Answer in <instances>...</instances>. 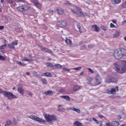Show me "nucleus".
I'll list each match as a JSON object with an SVG mask.
<instances>
[{"mask_svg": "<svg viewBox=\"0 0 126 126\" xmlns=\"http://www.w3.org/2000/svg\"><path fill=\"white\" fill-rule=\"evenodd\" d=\"M113 57L116 60H122L124 57H126V49L119 48L114 51Z\"/></svg>", "mask_w": 126, "mask_h": 126, "instance_id": "1", "label": "nucleus"}, {"mask_svg": "<svg viewBox=\"0 0 126 126\" xmlns=\"http://www.w3.org/2000/svg\"><path fill=\"white\" fill-rule=\"evenodd\" d=\"M2 94L6 97L9 100H12V99H17V96L12 94V93L10 92H7L6 91H2V89H0V94Z\"/></svg>", "mask_w": 126, "mask_h": 126, "instance_id": "2", "label": "nucleus"}, {"mask_svg": "<svg viewBox=\"0 0 126 126\" xmlns=\"http://www.w3.org/2000/svg\"><path fill=\"white\" fill-rule=\"evenodd\" d=\"M29 118L30 119H32V120H33V121H35V122H37L38 123H39L40 124H45L46 123V120H43L41 118H40L37 116H35L34 115H31L29 116Z\"/></svg>", "mask_w": 126, "mask_h": 126, "instance_id": "3", "label": "nucleus"}, {"mask_svg": "<svg viewBox=\"0 0 126 126\" xmlns=\"http://www.w3.org/2000/svg\"><path fill=\"white\" fill-rule=\"evenodd\" d=\"M44 117L48 123H50V122H52V121H57V117L54 115H48L46 114L44 115Z\"/></svg>", "mask_w": 126, "mask_h": 126, "instance_id": "4", "label": "nucleus"}, {"mask_svg": "<svg viewBox=\"0 0 126 126\" xmlns=\"http://www.w3.org/2000/svg\"><path fill=\"white\" fill-rule=\"evenodd\" d=\"M67 23H66V21L63 20H59L57 22V25L61 27V28H64L66 26Z\"/></svg>", "mask_w": 126, "mask_h": 126, "instance_id": "5", "label": "nucleus"}, {"mask_svg": "<svg viewBox=\"0 0 126 126\" xmlns=\"http://www.w3.org/2000/svg\"><path fill=\"white\" fill-rule=\"evenodd\" d=\"M117 83L118 82V79L117 78H114L112 76H109L108 78L105 80L106 83Z\"/></svg>", "mask_w": 126, "mask_h": 126, "instance_id": "6", "label": "nucleus"}, {"mask_svg": "<svg viewBox=\"0 0 126 126\" xmlns=\"http://www.w3.org/2000/svg\"><path fill=\"white\" fill-rule=\"evenodd\" d=\"M29 8H30V6L28 5H23L17 7V9L18 11H25V10H27L29 9Z\"/></svg>", "mask_w": 126, "mask_h": 126, "instance_id": "7", "label": "nucleus"}, {"mask_svg": "<svg viewBox=\"0 0 126 126\" xmlns=\"http://www.w3.org/2000/svg\"><path fill=\"white\" fill-rule=\"evenodd\" d=\"M118 91H119V87L116 86L115 88H113L111 90L107 91V93L108 94H116Z\"/></svg>", "mask_w": 126, "mask_h": 126, "instance_id": "8", "label": "nucleus"}, {"mask_svg": "<svg viewBox=\"0 0 126 126\" xmlns=\"http://www.w3.org/2000/svg\"><path fill=\"white\" fill-rule=\"evenodd\" d=\"M76 9L77 10V12H79V16L80 17H84L85 16V15H84V13H83V12L82 11V9H81V8L76 7Z\"/></svg>", "mask_w": 126, "mask_h": 126, "instance_id": "9", "label": "nucleus"}, {"mask_svg": "<svg viewBox=\"0 0 126 126\" xmlns=\"http://www.w3.org/2000/svg\"><path fill=\"white\" fill-rule=\"evenodd\" d=\"M102 83V81H101V78L100 76H97L95 77V83H94V85L96 86V85H100Z\"/></svg>", "mask_w": 126, "mask_h": 126, "instance_id": "10", "label": "nucleus"}, {"mask_svg": "<svg viewBox=\"0 0 126 126\" xmlns=\"http://www.w3.org/2000/svg\"><path fill=\"white\" fill-rule=\"evenodd\" d=\"M114 67L117 72H118V73H120L121 71V64H120V63H114Z\"/></svg>", "mask_w": 126, "mask_h": 126, "instance_id": "11", "label": "nucleus"}, {"mask_svg": "<svg viewBox=\"0 0 126 126\" xmlns=\"http://www.w3.org/2000/svg\"><path fill=\"white\" fill-rule=\"evenodd\" d=\"M32 1L33 3H34L35 6L36 7H37L38 8H41V7H42V5H41V4L39 3L38 0H32Z\"/></svg>", "mask_w": 126, "mask_h": 126, "instance_id": "12", "label": "nucleus"}, {"mask_svg": "<svg viewBox=\"0 0 126 126\" xmlns=\"http://www.w3.org/2000/svg\"><path fill=\"white\" fill-rule=\"evenodd\" d=\"M18 45V42H13L11 44H8V46L9 49H15V47L14 46H17Z\"/></svg>", "mask_w": 126, "mask_h": 126, "instance_id": "13", "label": "nucleus"}, {"mask_svg": "<svg viewBox=\"0 0 126 126\" xmlns=\"http://www.w3.org/2000/svg\"><path fill=\"white\" fill-rule=\"evenodd\" d=\"M92 27L95 32H99L100 31V28L97 27V25H94Z\"/></svg>", "mask_w": 126, "mask_h": 126, "instance_id": "14", "label": "nucleus"}, {"mask_svg": "<svg viewBox=\"0 0 126 126\" xmlns=\"http://www.w3.org/2000/svg\"><path fill=\"white\" fill-rule=\"evenodd\" d=\"M56 11L58 14H63L64 13V10L61 8H58L56 9Z\"/></svg>", "mask_w": 126, "mask_h": 126, "instance_id": "15", "label": "nucleus"}, {"mask_svg": "<svg viewBox=\"0 0 126 126\" xmlns=\"http://www.w3.org/2000/svg\"><path fill=\"white\" fill-rule=\"evenodd\" d=\"M41 76H46L47 77H52V73L46 72L42 74Z\"/></svg>", "mask_w": 126, "mask_h": 126, "instance_id": "16", "label": "nucleus"}, {"mask_svg": "<svg viewBox=\"0 0 126 126\" xmlns=\"http://www.w3.org/2000/svg\"><path fill=\"white\" fill-rule=\"evenodd\" d=\"M70 110L71 111H73L74 112H76V113H78V114H80V109H77L74 107H71L70 108Z\"/></svg>", "mask_w": 126, "mask_h": 126, "instance_id": "17", "label": "nucleus"}, {"mask_svg": "<svg viewBox=\"0 0 126 126\" xmlns=\"http://www.w3.org/2000/svg\"><path fill=\"white\" fill-rule=\"evenodd\" d=\"M121 2L122 0H111V2L113 4H119Z\"/></svg>", "mask_w": 126, "mask_h": 126, "instance_id": "18", "label": "nucleus"}, {"mask_svg": "<svg viewBox=\"0 0 126 126\" xmlns=\"http://www.w3.org/2000/svg\"><path fill=\"white\" fill-rule=\"evenodd\" d=\"M18 92L21 95H24V90L22 88L19 87L18 88Z\"/></svg>", "mask_w": 126, "mask_h": 126, "instance_id": "19", "label": "nucleus"}, {"mask_svg": "<svg viewBox=\"0 0 126 126\" xmlns=\"http://www.w3.org/2000/svg\"><path fill=\"white\" fill-rule=\"evenodd\" d=\"M65 43L66 44V45L67 46H71V45H72V41H71V40H70V39H68V38H66L65 39Z\"/></svg>", "mask_w": 126, "mask_h": 126, "instance_id": "20", "label": "nucleus"}, {"mask_svg": "<svg viewBox=\"0 0 126 126\" xmlns=\"http://www.w3.org/2000/svg\"><path fill=\"white\" fill-rule=\"evenodd\" d=\"M61 97L63 99H65L66 101H70V97L68 95H61Z\"/></svg>", "mask_w": 126, "mask_h": 126, "instance_id": "21", "label": "nucleus"}, {"mask_svg": "<svg viewBox=\"0 0 126 126\" xmlns=\"http://www.w3.org/2000/svg\"><path fill=\"white\" fill-rule=\"evenodd\" d=\"M22 62H28V63H32V62H33V60L27 58H24L22 60Z\"/></svg>", "mask_w": 126, "mask_h": 126, "instance_id": "22", "label": "nucleus"}, {"mask_svg": "<svg viewBox=\"0 0 126 126\" xmlns=\"http://www.w3.org/2000/svg\"><path fill=\"white\" fill-rule=\"evenodd\" d=\"M44 94L45 95H53L54 93H53L52 91L49 90V91L44 92Z\"/></svg>", "mask_w": 126, "mask_h": 126, "instance_id": "23", "label": "nucleus"}, {"mask_svg": "<svg viewBox=\"0 0 126 126\" xmlns=\"http://www.w3.org/2000/svg\"><path fill=\"white\" fill-rule=\"evenodd\" d=\"M43 52H45L46 53H48L49 54H53V51H52V50L46 47H45L44 50H43Z\"/></svg>", "mask_w": 126, "mask_h": 126, "instance_id": "24", "label": "nucleus"}, {"mask_svg": "<svg viewBox=\"0 0 126 126\" xmlns=\"http://www.w3.org/2000/svg\"><path fill=\"white\" fill-rule=\"evenodd\" d=\"M74 126H82V123L78 122V121H75L74 123Z\"/></svg>", "mask_w": 126, "mask_h": 126, "instance_id": "25", "label": "nucleus"}, {"mask_svg": "<svg viewBox=\"0 0 126 126\" xmlns=\"http://www.w3.org/2000/svg\"><path fill=\"white\" fill-rule=\"evenodd\" d=\"M120 36V31H116L115 32V34L113 35L114 38H117V37H119Z\"/></svg>", "mask_w": 126, "mask_h": 126, "instance_id": "26", "label": "nucleus"}, {"mask_svg": "<svg viewBox=\"0 0 126 126\" xmlns=\"http://www.w3.org/2000/svg\"><path fill=\"white\" fill-rule=\"evenodd\" d=\"M91 81H92V77L90 76L88 77L87 78V83L90 84Z\"/></svg>", "mask_w": 126, "mask_h": 126, "instance_id": "27", "label": "nucleus"}, {"mask_svg": "<svg viewBox=\"0 0 126 126\" xmlns=\"http://www.w3.org/2000/svg\"><path fill=\"white\" fill-rule=\"evenodd\" d=\"M112 124L113 125V126H120V122L117 121H113Z\"/></svg>", "mask_w": 126, "mask_h": 126, "instance_id": "28", "label": "nucleus"}, {"mask_svg": "<svg viewBox=\"0 0 126 126\" xmlns=\"http://www.w3.org/2000/svg\"><path fill=\"white\" fill-rule=\"evenodd\" d=\"M54 66H55V67H56V68L57 69H61V68H63V66L60 64H56L54 65Z\"/></svg>", "mask_w": 126, "mask_h": 126, "instance_id": "29", "label": "nucleus"}, {"mask_svg": "<svg viewBox=\"0 0 126 126\" xmlns=\"http://www.w3.org/2000/svg\"><path fill=\"white\" fill-rule=\"evenodd\" d=\"M16 63L17 64H19L21 66H26V64L22 63L20 61H17Z\"/></svg>", "mask_w": 126, "mask_h": 126, "instance_id": "30", "label": "nucleus"}, {"mask_svg": "<svg viewBox=\"0 0 126 126\" xmlns=\"http://www.w3.org/2000/svg\"><path fill=\"white\" fill-rule=\"evenodd\" d=\"M121 65H122L123 67H125L126 68V60H124L122 61Z\"/></svg>", "mask_w": 126, "mask_h": 126, "instance_id": "31", "label": "nucleus"}, {"mask_svg": "<svg viewBox=\"0 0 126 126\" xmlns=\"http://www.w3.org/2000/svg\"><path fill=\"white\" fill-rule=\"evenodd\" d=\"M7 46V45L6 44V43H4L2 45L0 46V50H4V49H5V48H6Z\"/></svg>", "mask_w": 126, "mask_h": 126, "instance_id": "32", "label": "nucleus"}, {"mask_svg": "<svg viewBox=\"0 0 126 126\" xmlns=\"http://www.w3.org/2000/svg\"><path fill=\"white\" fill-rule=\"evenodd\" d=\"M80 89V87L77 85H75L73 87V90H74V91H77V90H79Z\"/></svg>", "mask_w": 126, "mask_h": 126, "instance_id": "33", "label": "nucleus"}, {"mask_svg": "<svg viewBox=\"0 0 126 126\" xmlns=\"http://www.w3.org/2000/svg\"><path fill=\"white\" fill-rule=\"evenodd\" d=\"M32 74L33 76H35V77H37V78H39L40 77V75H38V73L36 71H33Z\"/></svg>", "mask_w": 126, "mask_h": 126, "instance_id": "34", "label": "nucleus"}, {"mask_svg": "<svg viewBox=\"0 0 126 126\" xmlns=\"http://www.w3.org/2000/svg\"><path fill=\"white\" fill-rule=\"evenodd\" d=\"M41 81H42L43 84L46 85V84H47V83H48V82L47 81V80L45 78H42L41 79Z\"/></svg>", "mask_w": 126, "mask_h": 126, "instance_id": "35", "label": "nucleus"}, {"mask_svg": "<svg viewBox=\"0 0 126 126\" xmlns=\"http://www.w3.org/2000/svg\"><path fill=\"white\" fill-rule=\"evenodd\" d=\"M46 65H47V66H51V67H54V64H53L52 63H46Z\"/></svg>", "mask_w": 126, "mask_h": 126, "instance_id": "36", "label": "nucleus"}, {"mask_svg": "<svg viewBox=\"0 0 126 126\" xmlns=\"http://www.w3.org/2000/svg\"><path fill=\"white\" fill-rule=\"evenodd\" d=\"M106 126H114V124H113V122H108V123H106Z\"/></svg>", "mask_w": 126, "mask_h": 126, "instance_id": "37", "label": "nucleus"}, {"mask_svg": "<svg viewBox=\"0 0 126 126\" xmlns=\"http://www.w3.org/2000/svg\"><path fill=\"white\" fill-rule=\"evenodd\" d=\"M11 123H12L11 121H10V120L6 121L5 126H10V125H11Z\"/></svg>", "mask_w": 126, "mask_h": 126, "instance_id": "38", "label": "nucleus"}, {"mask_svg": "<svg viewBox=\"0 0 126 126\" xmlns=\"http://www.w3.org/2000/svg\"><path fill=\"white\" fill-rule=\"evenodd\" d=\"M77 28H78V29H79V33H80L81 34L82 33V31H81V26H80V25H79V24H78V25H77Z\"/></svg>", "mask_w": 126, "mask_h": 126, "instance_id": "39", "label": "nucleus"}, {"mask_svg": "<svg viewBox=\"0 0 126 126\" xmlns=\"http://www.w3.org/2000/svg\"><path fill=\"white\" fill-rule=\"evenodd\" d=\"M126 68H125V67H123L121 69L120 73H125V72H126Z\"/></svg>", "mask_w": 126, "mask_h": 126, "instance_id": "40", "label": "nucleus"}, {"mask_svg": "<svg viewBox=\"0 0 126 126\" xmlns=\"http://www.w3.org/2000/svg\"><path fill=\"white\" fill-rule=\"evenodd\" d=\"M121 6L123 8H126V1L121 4Z\"/></svg>", "mask_w": 126, "mask_h": 126, "instance_id": "41", "label": "nucleus"}, {"mask_svg": "<svg viewBox=\"0 0 126 126\" xmlns=\"http://www.w3.org/2000/svg\"><path fill=\"white\" fill-rule=\"evenodd\" d=\"M93 120L94 121V122H95V123H96V124H97V125H99V121H98V120H97L94 118H93Z\"/></svg>", "mask_w": 126, "mask_h": 126, "instance_id": "42", "label": "nucleus"}, {"mask_svg": "<svg viewBox=\"0 0 126 126\" xmlns=\"http://www.w3.org/2000/svg\"><path fill=\"white\" fill-rule=\"evenodd\" d=\"M5 57L1 55H0V60H1V61H5Z\"/></svg>", "mask_w": 126, "mask_h": 126, "instance_id": "43", "label": "nucleus"}, {"mask_svg": "<svg viewBox=\"0 0 126 126\" xmlns=\"http://www.w3.org/2000/svg\"><path fill=\"white\" fill-rule=\"evenodd\" d=\"M110 28H116V26L113 23H110Z\"/></svg>", "mask_w": 126, "mask_h": 126, "instance_id": "44", "label": "nucleus"}, {"mask_svg": "<svg viewBox=\"0 0 126 126\" xmlns=\"http://www.w3.org/2000/svg\"><path fill=\"white\" fill-rule=\"evenodd\" d=\"M101 29H102V30H104V31H107V28H106V27L105 26H101Z\"/></svg>", "mask_w": 126, "mask_h": 126, "instance_id": "45", "label": "nucleus"}, {"mask_svg": "<svg viewBox=\"0 0 126 126\" xmlns=\"http://www.w3.org/2000/svg\"><path fill=\"white\" fill-rule=\"evenodd\" d=\"M73 69H74L75 70H80V69H81V67L79 66L76 68H74Z\"/></svg>", "mask_w": 126, "mask_h": 126, "instance_id": "46", "label": "nucleus"}, {"mask_svg": "<svg viewBox=\"0 0 126 126\" xmlns=\"http://www.w3.org/2000/svg\"><path fill=\"white\" fill-rule=\"evenodd\" d=\"M38 47L40 49V50L41 51H44V50L45 49V47H43V46H41V45H38Z\"/></svg>", "mask_w": 126, "mask_h": 126, "instance_id": "47", "label": "nucleus"}, {"mask_svg": "<svg viewBox=\"0 0 126 126\" xmlns=\"http://www.w3.org/2000/svg\"><path fill=\"white\" fill-rule=\"evenodd\" d=\"M88 69L89 71H90V72H91V73H93L94 72V71L90 68H88Z\"/></svg>", "mask_w": 126, "mask_h": 126, "instance_id": "48", "label": "nucleus"}, {"mask_svg": "<svg viewBox=\"0 0 126 126\" xmlns=\"http://www.w3.org/2000/svg\"><path fill=\"white\" fill-rule=\"evenodd\" d=\"M98 116L99 118H100V119H103V118H105V117L104 116L102 115V114H98Z\"/></svg>", "mask_w": 126, "mask_h": 126, "instance_id": "49", "label": "nucleus"}, {"mask_svg": "<svg viewBox=\"0 0 126 126\" xmlns=\"http://www.w3.org/2000/svg\"><path fill=\"white\" fill-rule=\"evenodd\" d=\"M71 10L73 14H77V12L75 11L74 9H71Z\"/></svg>", "mask_w": 126, "mask_h": 126, "instance_id": "50", "label": "nucleus"}, {"mask_svg": "<svg viewBox=\"0 0 126 126\" xmlns=\"http://www.w3.org/2000/svg\"><path fill=\"white\" fill-rule=\"evenodd\" d=\"M64 4H67V5H71V3H70L68 1H67L66 2L64 3Z\"/></svg>", "mask_w": 126, "mask_h": 126, "instance_id": "51", "label": "nucleus"}, {"mask_svg": "<svg viewBox=\"0 0 126 126\" xmlns=\"http://www.w3.org/2000/svg\"><path fill=\"white\" fill-rule=\"evenodd\" d=\"M61 107H62V105H58V112H62V109H60V108H61Z\"/></svg>", "mask_w": 126, "mask_h": 126, "instance_id": "52", "label": "nucleus"}, {"mask_svg": "<svg viewBox=\"0 0 126 126\" xmlns=\"http://www.w3.org/2000/svg\"><path fill=\"white\" fill-rule=\"evenodd\" d=\"M7 1H8V2H9V3H12V2H13V0H6Z\"/></svg>", "mask_w": 126, "mask_h": 126, "instance_id": "53", "label": "nucleus"}, {"mask_svg": "<svg viewBox=\"0 0 126 126\" xmlns=\"http://www.w3.org/2000/svg\"><path fill=\"white\" fill-rule=\"evenodd\" d=\"M117 118L118 120H121L122 119V116H121V115H118Z\"/></svg>", "mask_w": 126, "mask_h": 126, "instance_id": "54", "label": "nucleus"}, {"mask_svg": "<svg viewBox=\"0 0 126 126\" xmlns=\"http://www.w3.org/2000/svg\"><path fill=\"white\" fill-rule=\"evenodd\" d=\"M2 29H4V27L3 26H0V30H2Z\"/></svg>", "mask_w": 126, "mask_h": 126, "instance_id": "55", "label": "nucleus"}, {"mask_svg": "<svg viewBox=\"0 0 126 126\" xmlns=\"http://www.w3.org/2000/svg\"><path fill=\"white\" fill-rule=\"evenodd\" d=\"M0 52L2 54H5V50H2L0 51Z\"/></svg>", "mask_w": 126, "mask_h": 126, "instance_id": "56", "label": "nucleus"}, {"mask_svg": "<svg viewBox=\"0 0 126 126\" xmlns=\"http://www.w3.org/2000/svg\"><path fill=\"white\" fill-rule=\"evenodd\" d=\"M83 74H84V71H82L80 74V75H83Z\"/></svg>", "mask_w": 126, "mask_h": 126, "instance_id": "57", "label": "nucleus"}, {"mask_svg": "<svg viewBox=\"0 0 126 126\" xmlns=\"http://www.w3.org/2000/svg\"><path fill=\"white\" fill-rule=\"evenodd\" d=\"M112 21L113 23H114L115 24H116V23H117V21H116V20H112Z\"/></svg>", "mask_w": 126, "mask_h": 126, "instance_id": "58", "label": "nucleus"}, {"mask_svg": "<svg viewBox=\"0 0 126 126\" xmlns=\"http://www.w3.org/2000/svg\"><path fill=\"white\" fill-rule=\"evenodd\" d=\"M93 47V46H92V45H90L88 46V47L90 48H91Z\"/></svg>", "mask_w": 126, "mask_h": 126, "instance_id": "59", "label": "nucleus"}, {"mask_svg": "<svg viewBox=\"0 0 126 126\" xmlns=\"http://www.w3.org/2000/svg\"><path fill=\"white\" fill-rule=\"evenodd\" d=\"M63 69L64 71H65L66 70V67H63Z\"/></svg>", "mask_w": 126, "mask_h": 126, "instance_id": "60", "label": "nucleus"}, {"mask_svg": "<svg viewBox=\"0 0 126 126\" xmlns=\"http://www.w3.org/2000/svg\"><path fill=\"white\" fill-rule=\"evenodd\" d=\"M26 74L29 76L30 75V73L29 72H27Z\"/></svg>", "mask_w": 126, "mask_h": 126, "instance_id": "61", "label": "nucleus"}, {"mask_svg": "<svg viewBox=\"0 0 126 126\" xmlns=\"http://www.w3.org/2000/svg\"><path fill=\"white\" fill-rule=\"evenodd\" d=\"M29 95H30V96H32V94L29 92Z\"/></svg>", "mask_w": 126, "mask_h": 126, "instance_id": "62", "label": "nucleus"}, {"mask_svg": "<svg viewBox=\"0 0 126 126\" xmlns=\"http://www.w3.org/2000/svg\"><path fill=\"white\" fill-rule=\"evenodd\" d=\"M29 57H30V58H33V57H32V54H29Z\"/></svg>", "mask_w": 126, "mask_h": 126, "instance_id": "63", "label": "nucleus"}, {"mask_svg": "<svg viewBox=\"0 0 126 126\" xmlns=\"http://www.w3.org/2000/svg\"><path fill=\"white\" fill-rule=\"evenodd\" d=\"M123 24H126V21H123Z\"/></svg>", "mask_w": 126, "mask_h": 126, "instance_id": "64", "label": "nucleus"}]
</instances>
